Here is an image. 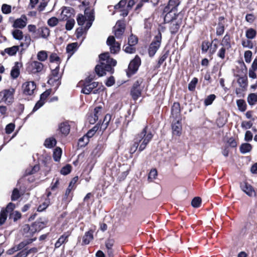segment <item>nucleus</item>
<instances>
[{
	"mask_svg": "<svg viewBox=\"0 0 257 257\" xmlns=\"http://www.w3.org/2000/svg\"><path fill=\"white\" fill-rule=\"evenodd\" d=\"M152 134L150 133L147 134L146 130L144 129L140 134V136L137 137L133 145L131 147L130 152L131 153H134L137 150L139 143L140 147L139 150L142 151L146 147L147 144L152 138Z\"/></svg>",
	"mask_w": 257,
	"mask_h": 257,
	"instance_id": "obj_1",
	"label": "nucleus"
},
{
	"mask_svg": "<svg viewBox=\"0 0 257 257\" xmlns=\"http://www.w3.org/2000/svg\"><path fill=\"white\" fill-rule=\"evenodd\" d=\"M85 15H79L77 18L78 25L83 26L85 30L88 29L92 25L94 20V16L92 12L88 13L87 10L85 11Z\"/></svg>",
	"mask_w": 257,
	"mask_h": 257,
	"instance_id": "obj_2",
	"label": "nucleus"
},
{
	"mask_svg": "<svg viewBox=\"0 0 257 257\" xmlns=\"http://www.w3.org/2000/svg\"><path fill=\"white\" fill-rule=\"evenodd\" d=\"M162 40V36L160 33L155 37L154 40L150 44L149 48V54L150 56H153L159 48Z\"/></svg>",
	"mask_w": 257,
	"mask_h": 257,
	"instance_id": "obj_3",
	"label": "nucleus"
},
{
	"mask_svg": "<svg viewBox=\"0 0 257 257\" xmlns=\"http://www.w3.org/2000/svg\"><path fill=\"white\" fill-rule=\"evenodd\" d=\"M36 88V85L34 81H28L22 85L23 93L26 95H32Z\"/></svg>",
	"mask_w": 257,
	"mask_h": 257,
	"instance_id": "obj_4",
	"label": "nucleus"
},
{
	"mask_svg": "<svg viewBox=\"0 0 257 257\" xmlns=\"http://www.w3.org/2000/svg\"><path fill=\"white\" fill-rule=\"evenodd\" d=\"M99 58L101 62H105V64H107V66H106V70L107 71H110L111 70V66H115L116 64V61L109 58L108 53H105L100 55Z\"/></svg>",
	"mask_w": 257,
	"mask_h": 257,
	"instance_id": "obj_5",
	"label": "nucleus"
},
{
	"mask_svg": "<svg viewBox=\"0 0 257 257\" xmlns=\"http://www.w3.org/2000/svg\"><path fill=\"white\" fill-rule=\"evenodd\" d=\"M140 64V58L138 56L135 57L128 65V70L127 71V75L130 76L135 73L137 71Z\"/></svg>",
	"mask_w": 257,
	"mask_h": 257,
	"instance_id": "obj_6",
	"label": "nucleus"
},
{
	"mask_svg": "<svg viewBox=\"0 0 257 257\" xmlns=\"http://www.w3.org/2000/svg\"><path fill=\"white\" fill-rule=\"evenodd\" d=\"M107 44L109 46L110 51L111 53H116L120 50V44L115 41L113 36H109L107 40Z\"/></svg>",
	"mask_w": 257,
	"mask_h": 257,
	"instance_id": "obj_7",
	"label": "nucleus"
},
{
	"mask_svg": "<svg viewBox=\"0 0 257 257\" xmlns=\"http://www.w3.org/2000/svg\"><path fill=\"white\" fill-rule=\"evenodd\" d=\"M241 190L249 197L256 196L255 191L253 187L246 182H242L240 184Z\"/></svg>",
	"mask_w": 257,
	"mask_h": 257,
	"instance_id": "obj_8",
	"label": "nucleus"
},
{
	"mask_svg": "<svg viewBox=\"0 0 257 257\" xmlns=\"http://www.w3.org/2000/svg\"><path fill=\"white\" fill-rule=\"evenodd\" d=\"M166 14L164 17V21L166 23H169L170 22H172L173 21L177 20L180 18H182L178 15H177V10L173 9V10H169L168 12H166Z\"/></svg>",
	"mask_w": 257,
	"mask_h": 257,
	"instance_id": "obj_9",
	"label": "nucleus"
},
{
	"mask_svg": "<svg viewBox=\"0 0 257 257\" xmlns=\"http://www.w3.org/2000/svg\"><path fill=\"white\" fill-rule=\"evenodd\" d=\"M182 118L173 119L172 123L173 133L175 135L180 136L182 131Z\"/></svg>",
	"mask_w": 257,
	"mask_h": 257,
	"instance_id": "obj_10",
	"label": "nucleus"
},
{
	"mask_svg": "<svg viewBox=\"0 0 257 257\" xmlns=\"http://www.w3.org/2000/svg\"><path fill=\"white\" fill-rule=\"evenodd\" d=\"M14 92L15 90L14 89L5 90L0 93V95L3 96V100L5 102L11 103L14 98Z\"/></svg>",
	"mask_w": 257,
	"mask_h": 257,
	"instance_id": "obj_11",
	"label": "nucleus"
},
{
	"mask_svg": "<svg viewBox=\"0 0 257 257\" xmlns=\"http://www.w3.org/2000/svg\"><path fill=\"white\" fill-rule=\"evenodd\" d=\"M43 64L37 61H34L31 62L29 69L32 73H38L41 72L43 69Z\"/></svg>",
	"mask_w": 257,
	"mask_h": 257,
	"instance_id": "obj_12",
	"label": "nucleus"
},
{
	"mask_svg": "<svg viewBox=\"0 0 257 257\" xmlns=\"http://www.w3.org/2000/svg\"><path fill=\"white\" fill-rule=\"evenodd\" d=\"M171 117L173 119L181 118L180 115V106L178 102H175L172 107Z\"/></svg>",
	"mask_w": 257,
	"mask_h": 257,
	"instance_id": "obj_13",
	"label": "nucleus"
},
{
	"mask_svg": "<svg viewBox=\"0 0 257 257\" xmlns=\"http://www.w3.org/2000/svg\"><path fill=\"white\" fill-rule=\"evenodd\" d=\"M125 24L123 22L118 21L114 27V34L116 38H119L123 33Z\"/></svg>",
	"mask_w": 257,
	"mask_h": 257,
	"instance_id": "obj_14",
	"label": "nucleus"
},
{
	"mask_svg": "<svg viewBox=\"0 0 257 257\" xmlns=\"http://www.w3.org/2000/svg\"><path fill=\"white\" fill-rule=\"evenodd\" d=\"M27 24V19L25 16H22L21 18L16 19L13 25V27L15 28L22 29L24 28Z\"/></svg>",
	"mask_w": 257,
	"mask_h": 257,
	"instance_id": "obj_15",
	"label": "nucleus"
},
{
	"mask_svg": "<svg viewBox=\"0 0 257 257\" xmlns=\"http://www.w3.org/2000/svg\"><path fill=\"white\" fill-rule=\"evenodd\" d=\"M182 22V18L170 22V30L171 33H176L179 30Z\"/></svg>",
	"mask_w": 257,
	"mask_h": 257,
	"instance_id": "obj_16",
	"label": "nucleus"
},
{
	"mask_svg": "<svg viewBox=\"0 0 257 257\" xmlns=\"http://www.w3.org/2000/svg\"><path fill=\"white\" fill-rule=\"evenodd\" d=\"M107 64L105 62H101L100 64H98L95 67V72L99 76H102L105 74V72L108 71L106 70V66Z\"/></svg>",
	"mask_w": 257,
	"mask_h": 257,
	"instance_id": "obj_17",
	"label": "nucleus"
},
{
	"mask_svg": "<svg viewBox=\"0 0 257 257\" xmlns=\"http://www.w3.org/2000/svg\"><path fill=\"white\" fill-rule=\"evenodd\" d=\"M97 86V82H93L90 83L85 84L81 92L86 94H89L91 91Z\"/></svg>",
	"mask_w": 257,
	"mask_h": 257,
	"instance_id": "obj_18",
	"label": "nucleus"
},
{
	"mask_svg": "<svg viewBox=\"0 0 257 257\" xmlns=\"http://www.w3.org/2000/svg\"><path fill=\"white\" fill-rule=\"evenodd\" d=\"M20 64L18 62H16L14 66L12 68L11 71V76L13 79L17 78L19 76L20 73Z\"/></svg>",
	"mask_w": 257,
	"mask_h": 257,
	"instance_id": "obj_19",
	"label": "nucleus"
},
{
	"mask_svg": "<svg viewBox=\"0 0 257 257\" xmlns=\"http://www.w3.org/2000/svg\"><path fill=\"white\" fill-rule=\"evenodd\" d=\"M94 116L91 117L89 119V121L91 123H94L98 120L99 116L101 114V107L98 106L96 107L94 109Z\"/></svg>",
	"mask_w": 257,
	"mask_h": 257,
	"instance_id": "obj_20",
	"label": "nucleus"
},
{
	"mask_svg": "<svg viewBox=\"0 0 257 257\" xmlns=\"http://www.w3.org/2000/svg\"><path fill=\"white\" fill-rule=\"evenodd\" d=\"M179 0H170L168 5L164 9V12H167L170 10H177V7L179 5Z\"/></svg>",
	"mask_w": 257,
	"mask_h": 257,
	"instance_id": "obj_21",
	"label": "nucleus"
},
{
	"mask_svg": "<svg viewBox=\"0 0 257 257\" xmlns=\"http://www.w3.org/2000/svg\"><path fill=\"white\" fill-rule=\"evenodd\" d=\"M44 227V224L40 221L35 222L31 227L30 230L32 233L39 231Z\"/></svg>",
	"mask_w": 257,
	"mask_h": 257,
	"instance_id": "obj_22",
	"label": "nucleus"
},
{
	"mask_svg": "<svg viewBox=\"0 0 257 257\" xmlns=\"http://www.w3.org/2000/svg\"><path fill=\"white\" fill-rule=\"evenodd\" d=\"M19 50L18 46H14L12 47L6 48L4 53L8 54L9 56L15 55Z\"/></svg>",
	"mask_w": 257,
	"mask_h": 257,
	"instance_id": "obj_23",
	"label": "nucleus"
},
{
	"mask_svg": "<svg viewBox=\"0 0 257 257\" xmlns=\"http://www.w3.org/2000/svg\"><path fill=\"white\" fill-rule=\"evenodd\" d=\"M77 43H73L67 45L66 47V51L67 53L69 54V57H70L76 50L77 48Z\"/></svg>",
	"mask_w": 257,
	"mask_h": 257,
	"instance_id": "obj_24",
	"label": "nucleus"
},
{
	"mask_svg": "<svg viewBox=\"0 0 257 257\" xmlns=\"http://www.w3.org/2000/svg\"><path fill=\"white\" fill-rule=\"evenodd\" d=\"M56 141L55 138L50 137L46 139L44 145L47 148H52L56 145Z\"/></svg>",
	"mask_w": 257,
	"mask_h": 257,
	"instance_id": "obj_25",
	"label": "nucleus"
},
{
	"mask_svg": "<svg viewBox=\"0 0 257 257\" xmlns=\"http://www.w3.org/2000/svg\"><path fill=\"white\" fill-rule=\"evenodd\" d=\"M59 66H56L55 68L52 70V76L49 81L52 82L54 81L58 80L59 78Z\"/></svg>",
	"mask_w": 257,
	"mask_h": 257,
	"instance_id": "obj_26",
	"label": "nucleus"
},
{
	"mask_svg": "<svg viewBox=\"0 0 257 257\" xmlns=\"http://www.w3.org/2000/svg\"><path fill=\"white\" fill-rule=\"evenodd\" d=\"M135 3V0H130L127 3V5H126V9H123L122 10L123 12V13H121V15L123 17L126 16L128 14L129 10L132 9Z\"/></svg>",
	"mask_w": 257,
	"mask_h": 257,
	"instance_id": "obj_27",
	"label": "nucleus"
},
{
	"mask_svg": "<svg viewBox=\"0 0 257 257\" xmlns=\"http://www.w3.org/2000/svg\"><path fill=\"white\" fill-rule=\"evenodd\" d=\"M59 129L62 134L67 135L70 132V126L67 123H62L60 125Z\"/></svg>",
	"mask_w": 257,
	"mask_h": 257,
	"instance_id": "obj_28",
	"label": "nucleus"
},
{
	"mask_svg": "<svg viewBox=\"0 0 257 257\" xmlns=\"http://www.w3.org/2000/svg\"><path fill=\"white\" fill-rule=\"evenodd\" d=\"M93 238L92 233L90 231H88L83 236L82 242L85 244H88L93 239Z\"/></svg>",
	"mask_w": 257,
	"mask_h": 257,
	"instance_id": "obj_29",
	"label": "nucleus"
},
{
	"mask_svg": "<svg viewBox=\"0 0 257 257\" xmlns=\"http://www.w3.org/2000/svg\"><path fill=\"white\" fill-rule=\"evenodd\" d=\"M248 103L250 105H253L257 103V94L255 93L249 94L247 98Z\"/></svg>",
	"mask_w": 257,
	"mask_h": 257,
	"instance_id": "obj_30",
	"label": "nucleus"
},
{
	"mask_svg": "<svg viewBox=\"0 0 257 257\" xmlns=\"http://www.w3.org/2000/svg\"><path fill=\"white\" fill-rule=\"evenodd\" d=\"M34 240H35V239H29L26 240H24L22 242H21L20 243H19L17 246H16V249H15V250H19L22 248H23L24 247H25L27 245L32 243Z\"/></svg>",
	"mask_w": 257,
	"mask_h": 257,
	"instance_id": "obj_31",
	"label": "nucleus"
},
{
	"mask_svg": "<svg viewBox=\"0 0 257 257\" xmlns=\"http://www.w3.org/2000/svg\"><path fill=\"white\" fill-rule=\"evenodd\" d=\"M252 149L251 145L248 143L242 144L240 147V150L241 153L245 154L249 152Z\"/></svg>",
	"mask_w": 257,
	"mask_h": 257,
	"instance_id": "obj_32",
	"label": "nucleus"
},
{
	"mask_svg": "<svg viewBox=\"0 0 257 257\" xmlns=\"http://www.w3.org/2000/svg\"><path fill=\"white\" fill-rule=\"evenodd\" d=\"M158 172L156 169H152L150 170L148 177V180L149 182H153L157 178Z\"/></svg>",
	"mask_w": 257,
	"mask_h": 257,
	"instance_id": "obj_33",
	"label": "nucleus"
},
{
	"mask_svg": "<svg viewBox=\"0 0 257 257\" xmlns=\"http://www.w3.org/2000/svg\"><path fill=\"white\" fill-rule=\"evenodd\" d=\"M62 153V150L60 148L57 147L54 150L53 157L55 161L58 162L60 160Z\"/></svg>",
	"mask_w": 257,
	"mask_h": 257,
	"instance_id": "obj_34",
	"label": "nucleus"
},
{
	"mask_svg": "<svg viewBox=\"0 0 257 257\" xmlns=\"http://www.w3.org/2000/svg\"><path fill=\"white\" fill-rule=\"evenodd\" d=\"M37 57L39 61H45L48 58V53L45 51H40L37 53Z\"/></svg>",
	"mask_w": 257,
	"mask_h": 257,
	"instance_id": "obj_35",
	"label": "nucleus"
},
{
	"mask_svg": "<svg viewBox=\"0 0 257 257\" xmlns=\"http://www.w3.org/2000/svg\"><path fill=\"white\" fill-rule=\"evenodd\" d=\"M236 104L239 110L244 111L246 109V104L243 99H239L236 101Z\"/></svg>",
	"mask_w": 257,
	"mask_h": 257,
	"instance_id": "obj_36",
	"label": "nucleus"
},
{
	"mask_svg": "<svg viewBox=\"0 0 257 257\" xmlns=\"http://www.w3.org/2000/svg\"><path fill=\"white\" fill-rule=\"evenodd\" d=\"M126 2L124 0L120 1L118 4L114 6V9L116 10H120V11L123 13L122 11L123 9H126Z\"/></svg>",
	"mask_w": 257,
	"mask_h": 257,
	"instance_id": "obj_37",
	"label": "nucleus"
},
{
	"mask_svg": "<svg viewBox=\"0 0 257 257\" xmlns=\"http://www.w3.org/2000/svg\"><path fill=\"white\" fill-rule=\"evenodd\" d=\"M132 96L134 99H137L140 96L141 91L140 89L134 87L131 91Z\"/></svg>",
	"mask_w": 257,
	"mask_h": 257,
	"instance_id": "obj_38",
	"label": "nucleus"
},
{
	"mask_svg": "<svg viewBox=\"0 0 257 257\" xmlns=\"http://www.w3.org/2000/svg\"><path fill=\"white\" fill-rule=\"evenodd\" d=\"M13 36L15 39L21 40L23 38V32L19 30H15L12 33Z\"/></svg>",
	"mask_w": 257,
	"mask_h": 257,
	"instance_id": "obj_39",
	"label": "nucleus"
},
{
	"mask_svg": "<svg viewBox=\"0 0 257 257\" xmlns=\"http://www.w3.org/2000/svg\"><path fill=\"white\" fill-rule=\"evenodd\" d=\"M71 14L70 13V10L68 8H64L61 14V18L62 20H65L67 18L70 17Z\"/></svg>",
	"mask_w": 257,
	"mask_h": 257,
	"instance_id": "obj_40",
	"label": "nucleus"
},
{
	"mask_svg": "<svg viewBox=\"0 0 257 257\" xmlns=\"http://www.w3.org/2000/svg\"><path fill=\"white\" fill-rule=\"evenodd\" d=\"M50 61L51 63H56V66L60 64V58L55 53H52L50 56Z\"/></svg>",
	"mask_w": 257,
	"mask_h": 257,
	"instance_id": "obj_41",
	"label": "nucleus"
},
{
	"mask_svg": "<svg viewBox=\"0 0 257 257\" xmlns=\"http://www.w3.org/2000/svg\"><path fill=\"white\" fill-rule=\"evenodd\" d=\"M68 235H62L56 242L55 246V247L57 248L60 247L63 243L65 242L67 238Z\"/></svg>",
	"mask_w": 257,
	"mask_h": 257,
	"instance_id": "obj_42",
	"label": "nucleus"
},
{
	"mask_svg": "<svg viewBox=\"0 0 257 257\" xmlns=\"http://www.w3.org/2000/svg\"><path fill=\"white\" fill-rule=\"evenodd\" d=\"M255 35L256 31L252 28L248 29L246 32V37L248 39H252L254 38L255 36Z\"/></svg>",
	"mask_w": 257,
	"mask_h": 257,
	"instance_id": "obj_43",
	"label": "nucleus"
},
{
	"mask_svg": "<svg viewBox=\"0 0 257 257\" xmlns=\"http://www.w3.org/2000/svg\"><path fill=\"white\" fill-rule=\"evenodd\" d=\"M201 199L199 197H195L191 202V205L193 207L198 208L200 206Z\"/></svg>",
	"mask_w": 257,
	"mask_h": 257,
	"instance_id": "obj_44",
	"label": "nucleus"
},
{
	"mask_svg": "<svg viewBox=\"0 0 257 257\" xmlns=\"http://www.w3.org/2000/svg\"><path fill=\"white\" fill-rule=\"evenodd\" d=\"M59 22V20L56 17H52L48 20V25L52 27L56 26Z\"/></svg>",
	"mask_w": 257,
	"mask_h": 257,
	"instance_id": "obj_45",
	"label": "nucleus"
},
{
	"mask_svg": "<svg viewBox=\"0 0 257 257\" xmlns=\"http://www.w3.org/2000/svg\"><path fill=\"white\" fill-rule=\"evenodd\" d=\"M89 141V139L85 135L79 140V144L81 147H84L88 143Z\"/></svg>",
	"mask_w": 257,
	"mask_h": 257,
	"instance_id": "obj_46",
	"label": "nucleus"
},
{
	"mask_svg": "<svg viewBox=\"0 0 257 257\" xmlns=\"http://www.w3.org/2000/svg\"><path fill=\"white\" fill-rule=\"evenodd\" d=\"M216 96L214 94H210L204 100V104L207 106L210 105L215 99Z\"/></svg>",
	"mask_w": 257,
	"mask_h": 257,
	"instance_id": "obj_47",
	"label": "nucleus"
},
{
	"mask_svg": "<svg viewBox=\"0 0 257 257\" xmlns=\"http://www.w3.org/2000/svg\"><path fill=\"white\" fill-rule=\"evenodd\" d=\"M198 79L196 78H193L188 85V89L190 91H193L197 83Z\"/></svg>",
	"mask_w": 257,
	"mask_h": 257,
	"instance_id": "obj_48",
	"label": "nucleus"
},
{
	"mask_svg": "<svg viewBox=\"0 0 257 257\" xmlns=\"http://www.w3.org/2000/svg\"><path fill=\"white\" fill-rule=\"evenodd\" d=\"M75 24V21L74 19L68 20L66 24L65 28L67 30L70 31L72 29Z\"/></svg>",
	"mask_w": 257,
	"mask_h": 257,
	"instance_id": "obj_49",
	"label": "nucleus"
},
{
	"mask_svg": "<svg viewBox=\"0 0 257 257\" xmlns=\"http://www.w3.org/2000/svg\"><path fill=\"white\" fill-rule=\"evenodd\" d=\"M98 129V127L96 125L93 127L85 135L89 139L92 137L95 134V133L97 132V131Z\"/></svg>",
	"mask_w": 257,
	"mask_h": 257,
	"instance_id": "obj_50",
	"label": "nucleus"
},
{
	"mask_svg": "<svg viewBox=\"0 0 257 257\" xmlns=\"http://www.w3.org/2000/svg\"><path fill=\"white\" fill-rule=\"evenodd\" d=\"M244 60L246 63H249L251 60L252 52L250 51H246L244 52Z\"/></svg>",
	"mask_w": 257,
	"mask_h": 257,
	"instance_id": "obj_51",
	"label": "nucleus"
},
{
	"mask_svg": "<svg viewBox=\"0 0 257 257\" xmlns=\"http://www.w3.org/2000/svg\"><path fill=\"white\" fill-rule=\"evenodd\" d=\"M7 218V214L5 210H1L0 213V225L3 224Z\"/></svg>",
	"mask_w": 257,
	"mask_h": 257,
	"instance_id": "obj_52",
	"label": "nucleus"
},
{
	"mask_svg": "<svg viewBox=\"0 0 257 257\" xmlns=\"http://www.w3.org/2000/svg\"><path fill=\"white\" fill-rule=\"evenodd\" d=\"M134 45H129L128 44L127 45L124 46V50L126 53H135L136 50Z\"/></svg>",
	"mask_w": 257,
	"mask_h": 257,
	"instance_id": "obj_53",
	"label": "nucleus"
},
{
	"mask_svg": "<svg viewBox=\"0 0 257 257\" xmlns=\"http://www.w3.org/2000/svg\"><path fill=\"white\" fill-rule=\"evenodd\" d=\"M2 11L3 13L8 14L11 12V6L7 4H4L2 7Z\"/></svg>",
	"mask_w": 257,
	"mask_h": 257,
	"instance_id": "obj_54",
	"label": "nucleus"
},
{
	"mask_svg": "<svg viewBox=\"0 0 257 257\" xmlns=\"http://www.w3.org/2000/svg\"><path fill=\"white\" fill-rule=\"evenodd\" d=\"M10 217L13 218L15 221L19 219L21 217V214L17 211H15L13 213H11Z\"/></svg>",
	"mask_w": 257,
	"mask_h": 257,
	"instance_id": "obj_55",
	"label": "nucleus"
},
{
	"mask_svg": "<svg viewBox=\"0 0 257 257\" xmlns=\"http://www.w3.org/2000/svg\"><path fill=\"white\" fill-rule=\"evenodd\" d=\"M111 119V116L109 114H106L105 116L103 121L102 123V126L106 128L108 125L109 122Z\"/></svg>",
	"mask_w": 257,
	"mask_h": 257,
	"instance_id": "obj_56",
	"label": "nucleus"
},
{
	"mask_svg": "<svg viewBox=\"0 0 257 257\" xmlns=\"http://www.w3.org/2000/svg\"><path fill=\"white\" fill-rule=\"evenodd\" d=\"M252 125V122L249 121H243L241 124V126L244 130L250 128Z\"/></svg>",
	"mask_w": 257,
	"mask_h": 257,
	"instance_id": "obj_57",
	"label": "nucleus"
},
{
	"mask_svg": "<svg viewBox=\"0 0 257 257\" xmlns=\"http://www.w3.org/2000/svg\"><path fill=\"white\" fill-rule=\"evenodd\" d=\"M71 169V166L69 165H67L62 168V169L61 170V173L63 175H67L69 174Z\"/></svg>",
	"mask_w": 257,
	"mask_h": 257,
	"instance_id": "obj_58",
	"label": "nucleus"
},
{
	"mask_svg": "<svg viewBox=\"0 0 257 257\" xmlns=\"http://www.w3.org/2000/svg\"><path fill=\"white\" fill-rule=\"evenodd\" d=\"M49 201H46L43 203L42 204L40 205L38 207L37 210L38 211L41 212L44 210L47 207L49 206Z\"/></svg>",
	"mask_w": 257,
	"mask_h": 257,
	"instance_id": "obj_59",
	"label": "nucleus"
},
{
	"mask_svg": "<svg viewBox=\"0 0 257 257\" xmlns=\"http://www.w3.org/2000/svg\"><path fill=\"white\" fill-rule=\"evenodd\" d=\"M15 208V204L12 203H10L7 205L6 208L3 209H2V210H5L6 213L7 214H8V213L11 212L12 211H13Z\"/></svg>",
	"mask_w": 257,
	"mask_h": 257,
	"instance_id": "obj_60",
	"label": "nucleus"
},
{
	"mask_svg": "<svg viewBox=\"0 0 257 257\" xmlns=\"http://www.w3.org/2000/svg\"><path fill=\"white\" fill-rule=\"evenodd\" d=\"M15 128V124L11 123L8 124L6 127V132L8 134H10L13 132Z\"/></svg>",
	"mask_w": 257,
	"mask_h": 257,
	"instance_id": "obj_61",
	"label": "nucleus"
},
{
	"mask_svg": "<svg viewBox=\"0 0 257 257\" xmlns=\"http://www.w3.org/2000/svg\"><path fill=\"white\" fill-rule=\"evenodd\" d=\"M20 196V193L19 190L17 189H15L12 193V200H17Z\"/></svg>",
	"mask_w": 257,
	"mask_h": 257,
	"instance_id": "obj_62",
	"label": "nucleus"
},
{
	"mask_svg": "<svg viewBox=\"0 0 257 257\" xmlns=\"http://www.w3.org/2000/svg\"><path fill=\"white\" fill-rule=\"evenodd\" d=\"M138 42L137 38L134 35H131L128 38V43L129 45H136Z\"/></svg>",
	"mask_w": 257,
	"mask_h": 257,
	"instance_id": "obj_63",
	"label": "nucleus"
},
{
	"mask_svg": "<svg viewBox=\"0 0 257 257\" xmlns=\"http://www.w3.org/2000/svg\"><path fill=\"white\" fill-rule=\"evenodd\" d=\"M229 38L228 36H225L224 37L222 41V45L223 47H226L227 48L229 47Z\"/></svg>",
	"mask_w": 257,
	"mask_h": 257,
	"instance_id": "obj_64",
	"label": "nucleus"
}]
</instances>
